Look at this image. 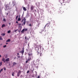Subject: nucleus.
I'll list each match as a JSON object with an SVG mask.
<instances>
[{"label":"nucleus","instance_id":"1","mask_svg":"<svg viewBox=\"0 0 78 78\" xmlns=\"http://www.w3.org/2000/svg\"><path fill=\"white\" fill-rule=\"evenodd\" d=\"M40 33H41V34H42V36H44L46 35V34L45 32H44V30L42 31L41 32H40Z\"/></svg>","mask_w":78,"mask_h":78},{"label":"nucleus","instance_id":"2","mask_svg":"<svg viewBox=\"0 0 78 78\" xmlns=\"http://www.w3.org/2000/svg\"><path fill=\"white\" fill-rule=\"evenodd\" d=\"M45 26L46 27H48V28H50V27H51V24H50V23H47L46 25Z\"/></svg>","mask_w":78,"mask_h":78},{"label":"nucleus","instance_id":"3","mask_svg":"<svg viewBox=\"0 0 78 78\" xmlns=\"http://www.w3.org/2000/svg\"><path fill=\"white\" fill-rule=\"evenodd\" d=\"M39 48H40V46L39 45H37L36 46V47L35 48V49L36 50H38V51H39Z\"/></svg>","mask_w":78,"mask_h":78},{"label":"nucleus","instance_id":"4","mask_svg":"<svg viewBox=\"0 0 78 78\" xmlns=\"http://www.w3.org/2000/svg\"><path fill=\"white\" fill-rule=\"evenodd\" d=\"M21 70H19L18 73H17V76H18V77H19V76H20V74H21Z\"/></svg>","mask_w":78,"mask_h":78},{"label":"nucleus","instance_id":"5","mask_svg":"<svg viewBox=\"0 0 78 78\" xmlns=\"http://www.w3.org/2000/svg\"><path fill=\"white\" fill-rule=\"evenodd\" d=\"M24 47L23 48L22 51H20V53H22V55H23L24 53Z\"/></svg>","mask_w":78,"mask_h":78},{"label":"nucleus","instance_id":"6","mask_svg":"<svg viewBox=\"0 0 78 78\" xmlns=\"http://www.w3.org/2000/svg\"><path fill=\"white\" fill-rule=\"evenodd\" d=\"M28 55L29 56L31 57H33V54L31 52H29L28 54Z\"/></svg>","mask_w":78,"mask_h":78},{"label":"nucleus","instance_id":"7","mask_svg":"<svg viewBox=\"0 0 78 78\" xmlns=\"http://www.w3.org/2000/svg\"><path fill=\"white\" fill-rule=\"evenodd\" d=\"M23 11H27V9L25 7H23Z\"/></svg>","mask_w":78,"mask_h":78},{"label":"nucleus","instance_id":"8","mask_svg":"<svg viewBox=\"0 0 78 78\" xmlns=\"http://www.w3.org/2000/svg\"><path fill=\"white\" fill-rule=\"evenodd\" d=\"M31 57H30L29 56L28 58V59L27 60V61H30L31 59Z\"/></svg>","mask_w":78,"mask_h":78},{"label":"nucleus","instance_id":"9","mask_svg":"<svg viewBox=\"0 0 78 78\" xmlns=\"http://www.w3.org/2000/svg\"><path fill=\"white\" fill-rule=\"evenodd\" d=\"M30 9L31 11H33V10L34 9V6H31L30 7Z\"/></svg>","mask_w":78,"mask_h":78},{"label":"nucleus","instance_id":"10","mask_svg":"<svg viewBox=\"0 0 78 78\" xmlns=\"http://www.w3.org/2000/svg\"><path fill=\"white\" fill-rule=\"evenodd\" d=\"M26 21V19L25 17H24L23 19L22 20L21 22H23V21Z\"/></svg>","mask_w":78,"mask_h":78},{"label":"nucleus","instance_id":"11","mask_svg":"<svg viewBox=\"0 0 78 78\" xmlns=\"http://www.w3.org/2000/svg\"><path fill=\"white\" fill-rule=\"evenodd\" d=\"M25 31V29H23L21 31V33H23Z\"/></svg>","mask_w":78,"mask_h":78},{"label":"nucleus","instance_id":"12","mask_svg":"<svg viewBox=\"0 0 78 78\" xmlns=\"http://www.w3.org/2000/svg\"><path fill=\"white\" fill-rule=\"evenodd\" d=\"M2 61H3V62H5V59L4 58H2Z\"/></svg>","mask_w":78,"mask_h":78},{"label":"nucleus","instance_id":"13","mask_svg":"<svg viewBox=\"0 0 78 78\" xmlns=\"http://www.w3.org/2000/svg\"><path fill=\"white\" fill-rule=\"evenodd\" d=\"M9 61V58H7L5 59V61H6L7 62L8 61Z\"/></svg>","mask_w":78,"mask_h":78},{"label":"nucleus","instance_id":"14","mask_svg":"<svg viewBox=\"0 0 78 78\" xmlns=\"http://www.w3.org/2000/svg\"><path fill=\"white\" fill-rule=\"evenodd\" d=\"M10 41H11V40H10V39H8L6 41V42H10Z\"/></svg>","mask_w":78,"mask_h":78},{"label":"nucleus","instance_id":"15","mask_svg":"<svg viewBox=\"0 0 78 78\" xmlns=\"http://www.w3.org/2000/svg\"><path fill=\"white\" fill-rule=\"evenodd\" d=\"M16 64H17V63H16V62H13V66H15V65H16Z\"/></svg>","mask_w":78,"mask_h":78},{"label":"nucleus","instance_id":"16","mask_svg":"<svg viewBox=\"0 0 78 78\" xmlns=\"http://www.w3.org/2000/svg\"><path fill=\"white\" fill-rule=\"evenodd\" d=\"M5 27V25L4 24H2V28H3Z\"/></svg>","mask_w":78,"mask_h":78},{"label":"nucleus","instance_id":"17","mask_svg":"<svg viewBox=\"0 0 78 78\" xmlns=\"http://www.w3.org/2000/svg\"><path fill=\"white\" fill-rule=\"evenodd\" d=\"M2 62H0V67H1V66H2Z\"/></svg>","mask_w":78,"mask_h":78},{"label":"nucleus","instance_id":"18","mask_svg":"<svg viewBox=\"0 0 78 78\" xmlns=\"http://www.w3.org/2000/svg\"><path fill=\"white\" fill-rule=\"evenodd\" d=\"M20 16H19V17L18 18V21H20L21 20V19H20Z\"/></svg>","mask_w":78,"mask_h":78},{"label":"nucleus","instance_id":"19","mask_svg":"<svg viewBox=\"0 0 78 78\" xmlns=\"http://www.w3.org/2000/svg\"><path fill=\"white\" fill-rule=\"evenodd\" d=\"M5 33H3L1 34V35H2V36H5Z\"/></svg>","mask_w":78,"mask_h":78},{"label":"nucleus","instance_id":"20","mask_svg":"<svg viewBox=\"0 0 78 78\" xmlns=\"http://www.w3.org/2000/svg\"><path fill=\"white\" fill-rule=\"evenodd\" d=\"M27 22V21H24L23 22V24L24 25H25V23H26V22Z\"/></svg>","mask_w":78,"mask_h":78},{"label":"nucleus","instance_id":"21","mask_svg":"<svg viewBox=\"0 0 78 78\" xmlns=\"http://www.w3.org/2000/svg\"><path fill=\"white\" fill-rule=\"evenodd\" d=\"M29 27H33V25L30 23L29 25Z\"/></svg>","mask_w":78,"mask_h":78},{"label":"nucleus","instance_id":"22","mask_svg":"<svg viewBox=\"0 0 78 78\" xmlns=\"http://www.w3.org/2000/svg\"><path fill=\"white\" fill-rule=\"evenodd\" d=\"M18 17H19V15L16 16V20H17V18H18Z\"/></svg>","mask_w":78,"mask_h":78},{"label":"nucleus","instance_id":"23","mask_svg":"<svg viewBox=\"0 0 78 78\" xmlns=\"http://www.w3.org/2000/svg\"><path fill=\"white\" fill-rule=\"evenodd\" d=\"M8 33H11V30H9L7 32Z\"/></svg>","mask_w":78,"mask_h":78},{"label":"nucleus","instance_id":"24","mask_svg":"<svg viewBox=\"0 0 78 78\" xmlns=\"http://www.w3.org/2000/svg\"><path fill=\"white\" fill-rule=\"evenodd\" d=\"M37 55H39V54H40V53H39V52L38 51H37Z\"/></svg>","mask_w":78,"mask_h":78},{"label":"nucleus","instance_id":"25","mask_svg":"<svg viewBox=\"0 0 78 78\" xmlns=\"http://www.w3.org/2000/svg\"><path fill=\"white\" fill-rule=\"evenodd\" d=\"M25 39H26L27 40V39H28V38H27V37H25Z\"/></svg>","mask_w":78,"mask_h":78},{"label":"nucleus","instance_id":"26","mask_svg":"<svg viewBox=\"0 0 78 78\" xmlns=\"http://www.w3.org/2000/svg\"><path fill=\"white\" fill-rule=\"evenodd\" d=\"M1 40H2V36L0 37V41Z\"/></svg>","mask_w":78,"mask_h":78},{"label":"nucleus","instance_id":"27","mask_svg":"<svg viewBox=\"0 0 78 78\" xmlns=\"http://www.w3.org/2000/svg\"><path fill=\"white\" fill-rule=\"evenodd\" d=\"M3 20L4 21V22H6V20L5 18L3 19Z\"/></svg>","mask_w":78,"mask_h":78},{"label":"nucleus","instance_id":"28","mask_svg":"<svg viewBox=\"0 0 78 78\" xmlns=\"http://www.w3.org/2000/svg\"><path fill=\"white\" fill-rule=\"evenodd\" d=\"M40 56H42V53H40Z\"/></svg>","mask_w":78,"mask_h":78},{"label":"nucleus","instance_id":"29","mask_svg":"<svg viewBox=\"0 0 78 78\" xmlns=\"http://www.w3.org/2000/svg\"><path fill=\"white\" fill-rule=\"evenodd\" d=\"M18 30H14V32H15V33H16V32Z\"/></svg>","mask_w":78,"mask_h":78},{"label":"nucleus","instance_id":"30","mask_svg":"<svg viewBox=\"0 0 78 78\" xmlns=\"http://www.w3.org/2000/svg\"><path fill=\"white\" fill-rule=\"evenodd\" d=\"M6 47V45H5L4 46H3L4 48H5Z\"/></svg>","mask_w":78,"mask_h":78},{"label":"nucleus","instance_id":"31","mask_svg":"<svg viewBox=\"0 0 78 78\" xmlns=\"http://www.w3.org/2000/svg\"><path fill=\"white\" fill-rule=\"evenodd\" d=\"M29 72H30V71L28 70L27 72V73H29Z\"/></svg>","mask_w":78,"mask_h":78},{"label":"nucleus","instance_id":"32","mask_svg":"<svg viewBox=\"0 0 78 78\" xmlns=\"http://www.w3.org/2000/svg\"><path fill=\"white\" fill-rule=\"evenodd\" d=\"M29 6H30V5L29 4H28V9H30V8H29Z\"/></svg>","mask_w":78,"mask_h":78},{"label":"nucleus","instance_id":"33","mask_svg":"<svg viewBox=\"0 0 78 78\" xmlns=\"http://www.w3.org/2000/svg\"><path fill=\"white\" fill-rule=\"evenodd\" d=\"M12 75L13 76H14V73H12Z\"/></svg>","mask_w":78,"mask_h":78},{"label":"nucleus","instance_id":"34","mask_svg":"<svg viewBox=\"0 0 78 78\" xmlns=\"http://www.w3.org/2000/svg\"><path fill=\"white\" fill-rule=\"evenodd\" d=\"M28 60L26 61V63H28Z\"/></svg>","mask_w":78,"mask_h":78},{"label":"nucleus","instance_id":"35","mask_svg":"<svg viewBox=\"0 0 78 78\" xmlns=\"http://www.w3.org/2000/svg\"><path fill=\"white\" fill-rule=\"evenodd\" d=\"M3 69H4V70H6V68H4Z\"/></svg>","mask_w":78,"mask_h":78},{"label":"nucleus","instance_id":"36","mask_svg":"<svg viewBox=\"0 0 78 78\" xmlns=\"http://www.w3.org/2000/svg\"><path fill=\"white\" fill-rule=\"evenodd\" d=\"M37 78H40V76H38Z\"/></svg>","mask_w":78,"mask_h":78},{"label":"nucleus","instance_id":"37","mask_svg":"<svg viewBox=\"0 0 78 78\" xmlns=\"http://www.w3.org/2000/svg\"><path fill=\"white\" fill-rule=\"evenodd\" d=\"M16 23L19 24V23H18V22H17V21H16Z\"/></svg>","mask_w":78,"mask_h":78},{"label":"nucleus","instance_id":"38","mask_svg":"<svg viewBox=\"0 0 78 78\" xmlns=\"http://www.w3.org/2000/svg\"><path fill=\"white\" fill-rule=\"evenodd\" d=\"M27 29H25V31H27Z\"/></svg>","mask_w":78,"mask_h":78},{"label":"nucleus","instance_id":"39","mask_svg":"<svg viewBox=\"0 0 78 78\" xmlns=\"http://www.w3.org/2000/svg\"><path fill=\"white\" fill-rule=\"evenodd\" d=\"M2 70H3V69H1V70H0V71H1L2 72Z\"/></svg>","mask_w":78,"mask_h":78},{"label":"nucleus","instance_id":"40","mask_svg":"<svg viewBox=\"0 0 78 78\" xmlns=\"http://www.w3.org/2000/svg\"><path fill=\"white\" fill-rule=\"evenodd\" d=\"M20 31H21V29H20V31H19V32H20Z\"/></svg>","mask_w":78,"mask_h":78},{"label":"nucleus","instance_id":"41","mask_svg":"<svg viewBox=\"0 0 78 78\" xmlns=\"http://www.w3.org/2000/svg\"><path fill=\"white\" fill-rule=\"evenodd\" d=\"M18 58H20V56H18Z\"/></svg>","mask_w":78,"mask_h":78},{"label":"nucleus","instance_id":"42","mask_svg":"<svg viewBox=\"0 0 78 78\" xmlns=\"http://www.w3.org/2000/svg\"><path fill=\"white\" fill-rule=\"evenodd\" d=\"M37 27H39V25H37Z\"/></svg>","mask_w":78,"mask_h":78},{"label":"nucleus","instance_id":"43","mask_svg":"<svg viewBox=\"0 0 78 78\" xmlns=\"http://www.w3.org/2000/svg\"><path fill=\"white\" fill-rule=\"evenodd\" d=\"M40 49L41 50V46L40 47Z\"/></svg>","mask_w":78,"mask_h":78},{"label":"nucleus","instance_id":"44","mask_svg":"<svg viewBox=\"0 0 78 78\" xmlns=\"http://www.w3.org/2000/svg\"><path fill=\"white\" fill-rule=\"evenodd\" d=\"M2 57V55H0V58H1Z\"/></svg>","mask_w":78,"mask_h":78},{"label":"nucleus","instance_id":"45","mask_svg":"<svg viewBox=\"0 0 78 78\" xmlns=\"http://www.w3.org/2000/svg\"><path fill=\"white\" fill-rule=\"evenodd\" d=\"M46 26H45V27H44V29H45V27H46Z\"/></svg>","mask_w":78,"mask_h":78},{"label":"nucleus","instance_id":"46","mask_svg":"<svg viewBox=\"0 0 78 78\" xmlns=\"http://www.w3.org/2000/svg\"><path fill=\"white\" fill-rule=\"evenodd\" d=\"M48 44H49V43H48Z\"/></svg>","mask_w":78,"mask_h":78},{"label":"nucleus","instance_id":"47","mask_svg":"<svg viewBox=\"0 0 78 78\" xmlns=\"http://www.w3.org/2000/svg\"><path fill=\"white\" fill-rule=\"evenodd\" d=\"M21 25V24L20 23L19 24V25Z\"/></svg>","mask_w":78,"mask_h":78},{"label":"nucleus","instance_id":"48","mask_svg":"<svg viewBox=\"0 0 78 78\" xmlns=\"http://www.w3.org/2000/svg\"><path fill=\"white\" fill-rule=\"evenodd\" d=\"M17 54V55H19V54L18 53Z\"/></svg>","mask_w":78,"mask_h":78},{"label":"nucleus","instance_id":"49","mask_svg":"<svg viewBox=\"0 0 78 78\" xmlns=\"http://www.w3.org/2000/svg\"><path fill=\"white\" fill-rule=\"evenodd\" d=\"M16 58H14V59H16Z\"/></svg>","mask_w":78,"mask_h":78},{"label":"nucleus","instance_id":"50","mask_svg":"<svg viewBox=\"0 0 78 78\" xmlns=\"http://www.w3.org/2000/svg\"><path fill=\"white\" fill-rule=\"evenodd\" d=\"M49 75H50V73H48Z\"/></svg>","mask_w":78,"mask_h":78},{"label":"nucleus","instance_id":"51","mask_svg":"<svg viewBox=\"0 0 78 78\" xmlns=\"http://www.w3.org/2000/svg\"><path fill=\"white\" fill-rule=\"evenodd\" d=\"M9 25H11V23H9Z\"/></svg>","mask_w":78,"mask_h":78},{"label":"nucleus","instance_id":"52","mask_svg":"<svg viewBox=\"0 0 78 78\" xmlns=\"http://www.w3.org/2000/svg\"><path fill=\"white\" fill-rule=\"evenodd\" d=\"M1 71H0V73H1Z\"/></svg>","mask_w":78,"mask_h":78},{"label":"nucleus","instance_id":"53","mask_svg":"<svg viewBox=\"0 0 78 78\" xmlns=\"http://www.w3.org/2000/svg\"><path fill=\"white\" fill-rule=\"evenodd\" d=\"M8 44V43H6V44Z\"/></svg>","mask_w":78,"mask_h":78},{"label":"nucleus","instance_id":"54","mask_svg":"<svg viewBox=\"0 0 78 78\" xmlns=\"http://www.w3.org/2000/svg\"><path fill=\"white\" fill-rule=\"evenodd\" d=\"M7 14H8V13Z\"/></svg>","mask_w":78,"mask_h":78}]
</instances>
